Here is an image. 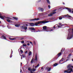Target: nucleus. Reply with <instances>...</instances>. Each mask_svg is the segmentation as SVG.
I'll return each instance as SVG.
<instances>
[{
	"label": "nucleus",
	"instance_id": "nucleus-20",
	"mask_svg": "<svg viewBox=\"0 0 73 73\" xmlns=\"http://www.w3.org/2000/svg\"><path fill=\"white\" fill-rule=\"evenodd\" d=\"M62 54V52H60L58 54V57H60L61 55V54Z\"/></svg>",
	"mask_w": 73,
	"mask_h": 73
},
{
	"label": "nucleus",
	"instance_id": "nucleus-36",
	"mask_svg": "<svg viewBox=\"0 0 73 73\" xmlns=\"http://www.w3.org/2000/svg\"><path fill=\"white\" fill-rule=\"evenodd\" d=\"M20 55L21 56L22 55H21L20 54ZM22 57L24 58V57H25V56L24 55H22Z\"/></svg>",
	"mask_w": 73,
	"mask_h": 73
},
{
	"label": "nucleus",
	"instance_id": "nucleus-23",
	"mask_svg": "<svg viewBox=\"0 0 73 73\" xmlns=\"http://www.w3.org/2000/svg\"><path fill=\"white\" fill-rule=\"evenodd\" d=\"M6 18L7 20H12V19L9 17H6Z\"/></svg>",
	"mask_w": 73,
	"mask_h": 73
},
{
	"label": "nucleus",
	"instance_id": "nucleus-64",
	"mask_svg": "<svg viewBox=\"0 0 73 73\" xmlns=\"http://www.w3.org/2000/svg\"><path fill=\"white\" fill-rule=\"evenodd\" d=\"M48 73H50V72H49Z\"/></svg>",
	"mask_w": 73,
	"mask_h": 73
},
{
	"label": "nucleus",
	"instance_id": "nucleus-57",
	"mask_svg": "<svg viewBox=\"0 0 73 73\" xmlns=\"http://www.w3.org/2000/svg\"><path fill=\"white\" fill-rule=\"evenodd\" d=\"M41 69H43V68H42Z\"/></svg>",
	"mask_w": 73,
	"mask_h": 73
},
{
	"label": "nucleus",
	"instance_id": "nucleus-49",
	"mask_svg": "<svg viewBox=\"0 0 73 73\" xmlns=\"http://www.w3.org/2000/svg\"><path fill=\"white\" fill-rule=\"evenodd\" d=\"M30 43H31V44L32 45H33V44H32V42H30Z\"/></svg>",
	"mask_w": 73,
	"mask_h": 73
},
{
	"label": "nucleus",
	"instance_id": "nucleus-56",
	"mask_svg": "<svg viewBox=\"0 0 73 73\" xmlns=\"http://www.w3.org/2000/svg\"><path fill=\"white\" fill-rule=\"evenodd\" d=\"M26 25V26H28V25Z\"/></svg>",
	"mask_w": 73,
	"mask_h": 73
},
{
	"label": "nucleus",
	"instance_id": "nucleus-39",
	"mask_svg": "<svg viewBox=\"0 0 73 73\" xmlns=\"http://www.w3.org/2000/svg\"><path fill=\"white\" fill-rule=\"evenodd\" d=\"M10 58H11V57H12V54H11L10 56Z\"/></svg>",
	"mask_w": 73,
	"mask_h": 73
},
{
	"label": "nucleus",
	"instance_id": "nucleus-59",
	"mask_svg": "<svg viewBox=\"0 0 73 73\" xmlns=\"http://www.w3.org/2000/svg\"><path fill=\"white\" fill-rule=\"evenodd\" d=\"M56 11V9L54 10V11Z\"/></svg>",
	"mask_w": 73,
	"mask_h": 73
},
{
	"label": "nucleus",
	"instance_id": "nucleus-5",
	"mask_svg": "<svg viewBox=\"0 0 73 73\" xmlns=\"http://www.w3.org/2000/svg\"><path fill=\"white\" fill-rule=\"evenodd\" d=\"M72 71H73V69L72 68H70L67 70H65L64 71V73H70Z\"/></svg>",
	"mask_w": 73,
	"mask_h": 73
},
{
	"label": "nucleus",
	"instance_id": "nucleus-14",
	"mask_svg": "<svg viewBox=\"0 0 73 73\" xmlns=\"http://www.w3.org/2000/svg\"><path fill=\"white\" fill-rule=\"evenodd\" d=\"M73 68V66H71V65H68L67 67V69H69V68Z\"/></svg>",
	"mask_w": 73,
	"mask_h": 73
},
{
	"label": "nucleus",
	"instance_id": "nucleus-44",
	"mask_svg": "<svg viewBox=\"0 0 73 73\" xmlns=\"http://www.w3.org/2000/svg\"><path fill=\"white\" fill-rule=\"evenodd\" d=\"M13 53V51H12V50H11V54H12Z\"/></svg>",
	"mask_w": 73,
	"mask_h": 73
},
{
	"label": "nucleus",
	"instance_id": "nucleus-63",
	"mask_svg": "<svg viewBox=\"0 0 73 73\" xmlns=\"http://www.w3.org/2000/svg\"><path fill=\"white\" fill-rule=\"evenodd\" d=\"M1 23V21H0V23Z\"/></svg>",
	"mask_w": 73,
	"mask_h": 73
},
{
	"label": "nucleus",
	"instance_id": "nucleus-61",
	"mask_svg": "<svg viewBox=\"0 0 73 73\" xmlns=\"http://www.w3.org/2000/svg\"><path fill=\"white\" fill-rule=\"evenodd\" d=\"M31 72V73H33V72Z\"/></svg>",
	"mask_w": 73,
	"mask_h": 73
},
{
	"label": "nucleus",
	"instance_id": "nucleus-55",
	"mask_svg": "<svg viewBox=\"0 0 73 73\" xmlns=\"http://www.w3.org/2000/svg\"><path fill=\"white\" fill-rule=\"evenodd\" d=\"M21 71H20V72L21 73Z\"/></svg>",
	"mask_w": 73,
	"mask_h": 73
},
{
	"label": "nucleus",
	"instance_id": "nucleus-33",
	"mask_svg": "<svg viewBox=\"0 0 73 73\" xmlns=\"http://www.w3.org/2000/svg\"><path fill=\"white\" fill-rule=\"evenodd\" d=\"M43 13H39L38 14V15H39V16H41V15H43Z\"/></svg>",
	"mask_w": 73,
	"mask_h": 73
},
{
	"label": "nucleus",
	"instance_id": "nucleus-10",
	"mask_svg": "<svg viewBox=\"0 0 73 73\" xmlns=\"http://www.w3.org/2000/svg\"><path fill=\"white\" fill-rule=\"evenodd\" d=\"M17 38V36H15L14 38H11V37H9V39L10 40H16Z\"/></svg>",
	"mask_w": 73,
	"mask_h": 73
},
{
	"label": "nucleus",
	"instance_id": "nucleus-13",
	"mask_svg": "<svg viewBox=\"0 0 73 73\" xmlns=\"http://www.w3.org/2000/svg\"><path fill=\"white\" fill-rule=\"evenodd\" d=\"M40 19L39 18L35 19H31L30 20V21H35V20H39Z\"/></svg>",
	"mask_w": 73,
	"mask_h": 73
},
{
	"label": "nucleus",
	"instance_id": "nucleus-27",
	"mask_svg": "<svg viewBox=\"0 0 73 73\" xmlns=\"http://www.w3.org/2000/svg\"><path fill=\"white\" fill-rule=\"evenodd\" d=\"M46 1H47V3H48V4H50V1H49V0H46Z\"/></svg>",
	"mask_w": 73,
	"mask_h": 73
},
{
	"label": "nucleus",
	"instance_id": "nucleus-35",
	"mask_svg": "<svg viewBox=\"0 0 73 73\" xmlns=\"http://www.w3.org/2000/svg\"><path fill=\"white\" fill-rule=\"evenodd\" d=\"M7 22H8L9 23H10V22H11V20H9V19H7Z\"/></svg>",
	"mask_w": 73,
	"mask_h": 73
},
{
	"label": "nucleus",
	"instance_id": "nucleus-9",
	"mask_svg": "<svg viewBox=\"0 0 73 73\" xmlns=\"http://www.w3.org/2000/svg\"><path fill=\"white\" fill-rule=\"evenodd\" d=\"M66 9H68L69 12H70V13L72 12L73 13V9H72L73 11H72V9L70 8L66 7Z\"/></svg>",
	"mask_w": 73,
	"mask_h": 73
},
{
	"label": "nucleus",
	"instance_id": "nucleus-50",
	"mask_svg": "<svg viewBox=\"0 0 73 73\" xmlns=\"http://www.w3.org/2000/svg\"><path fill=\"white\" fill-rule=\"evenodd\" d=\"M35 67V65H33V68H34Z\"/></svg>",
	"mask_w": 73,
	"mask_h": 73
},
{
	"label": "nucleus",
	"instance_id": "nucleus-1",
	"mask_svg": "<svg viewBox=\"0 0 73 73\" xmlns=\"http://www.w3.org/2000/svg\"><path fill=\"white\" fill-rule=\"evenodd\" d=\"M49 23L48 21H39L35 24L33 23H30V25L31 27H33V26H35V25H36V26H37L38 24H45V23Z\"/></svg>",
	"mask_w": 73,
	"mask_h": 73
},
{
	"label": "nucleus",
	"instance_id": "nucleus-15",
	"mask_svg": "<svg viewBox=\"0 0 73 73\" xmlns=\"http://www.w3.org/2000/svg\"><path fill=\"white\" fill-rule=\"evenodd\" d=\"M29 29L32 31H35V29L33 27L29 28Z\"/></svg>",
	"mask_w": 73,
	"mask_h": 73
},
{
	"label": "nucleus",
	"instance_id": "nucleus-3",
	"mask_svg": "<svg viewBox=\"0 0 73 73\" xmlns=\"http://www.w3.org/2000/svg\"><path fill=\"white\" fill-rule=\"evenodd\" d=\"M51 29V28L47 27L46 26H44L43 27V31H46V32H51V31L54 30V29Z\"/></svg>",
	"mask_w": 73,
	"mask_h": 73
},
{
	"label": "nucleus",
	"instance_id": "nucleus-19",
	"mask_svg": "<svg viewBox=\"0 0 73 73\" xmlns=\"http://www.w3.org/2000/svg\"><path fill=\"white\" fill-rule=\"evenodd\" d=\"M62 16H63V15L60 16L59 18V20H62Z\"/></svg>",
	"mask_w": 73,
	"mask_h": 73
},
{
	"label": "nucleus",
	"instance_id": "nucleus-47",
	"mask_svg": "<svg viewBox=\"0 0 73 73\" xmlns=\"http://www.w3.org/2000/svg\"><path fill=\"white\" fill-rule=\"evenodd\" d=\"M28 51H26L25 52V53H28Z\"/></svg>",
	"mask_w": 73,
	"mask_h": 73
},
{
	"label": "nucleus",
	"instance_id": "nucleus-48",
	"mask_svg": "<svg viewBox=\"0 0 73 73\" xmlns=\"http://www.w3.org/2000/svg\"><path fill=\"white\" fill-rule=\"evenodd\" d=\"M22 64H23V63L21 62V65H22Z\"/></svg>",
	"mask_w": 73,
	"mask_h": 73
},
{
	"label": "nucleus",
	"instance_id": "nucleus-31",
	"mask_svg": "<svg viewBox=\"0 0 73 73\" xmlns=\"http://www.w3.org/2000/svg\"><path fill=\"white\" fill-rule=\"evenodd\" d=\"M39 66V64H38V65H37V66H35V69H36L37 67H38Z\"/></svg>",
	"mask_w": 73,
	"mask_h": 73
},
{
	"label": "nucleus",
	"instance_id": "nucleus-62",
	"mask_svg": "<svg viewBox=\"0 0 73 73\" xmlns=\"http://www.w3.org/2000/svg\"><path fill=\"white\" fill-rule=\"evenodd\" d=\"M32 32H33V31H31Z\"/></svg>",
	"mask_w": 73,
	"mask_h": 73
},
{
	"label": "nucleus",
	"instance_id": "nucleus-41",
	"mask_svg": "<svg viewBox=\"0 0 73 73\" xmlns=\"http://www.w3.org/2000/svg\"><path fill=\"white\" fill-rule=\"evenodd\" d=\"M20 52H21V53H23V51L22 50H21Z\"/></svg>",
	"mask_w": 73,
	"mask_h": 73
},
{
	"label": "nucleus",
	"instance_id": "nucleus-17",
	"mask_svg": "<svg viewBox=\"0 0 73 73\" xmlns=\"http://www.w3.org/2000/svg\"><path fill=\"white\" fill-rule=\"evenodd\" d=\"M2 38H3V39H4L5 40H7V38H6V37L4 35H3L1 36Z\"/></svg>",
	"mask_w": 73,
	"mask_h": 73
},
{
	"label": "nucleus",
	"instance_id": "nucleus-37",
	"mask_svg": "<svg viewBox=\"0 0 73 73\" xmlns=\"http://www.w3.org/2000/svg\"><path fill=\"white\" fill-rule=\"evenodd\" d=\"M7 28H8L9 29H10V28H11V27L9 26V25H7Z\"/></svg>",
	"mask_w": 73,
	"mask_h": 73
},
{
	"label": "nucleus",
	"instance_id": "nucleus-53",
	"mask_svg": "<svg viewBox=\"0 0 73 73\" xmlns=\"http://www.w3.org/2000/svg\"><path fill=\"white\" fill-rule=\"evenodd\" d=\"M21 60H22V59H23V57H22L21 56Z\"/></svg>",
	"mask_w": 73,
	"mask_h": 73
},
{
	"label": "nucleus",
	"instance_id": "nucleus-2",
	"mask_svg": "<svg viewBox=\"0 0 73 73\" xmlns=\"http://www.w3.org/2000/svg\"><path fill=\"white\" fill-rule=\"evenodd\" d=\"M68 34L67 39L70 40L73 37V29H68Z\"/></svg>",
	"mask_w": 73,
	"mask_h": 73
},
{
	"label": "nucleus",
	"instance_id": "nucleus-42",
	"mask_svg": "<svg viewBox=\"0 0 73 73\" xmlns=\"http://www.w3.org/2000/svg\"><path fill=\"white\" fill-rule=\"evenodd\" d=\"M21 42V43H23V44H24V41L23 40Z\"/></svg>",
	"mask_w": 73,
	"mask_h": 73
},
{
	"label": "nucleus",
	"instance_id": "nucleus-54",
	"mask_svg": "<svg viewBox=\"0 0 73 73\" xmlns=\"http://www.w3.org/2000/svg\"><path fill=\"white\" fill-rule=\"evenodd\" d=\"M11 37H12L13 38V37H15V36H11Z\"/></svg>",
	"mask_w": 73,
	"mask_h": 73
},
{
	"label": "nucleus",
	"instance_id": "nucleus-60",
	"mask_svg": "<svg viewBox=\"0 0 73 73\" xmlns=\"http://www.w3.org/2000/svg\"><path fill=\"white\" fill-rule=\"evenodd\" d=\"M27 32V30H26L25 31V32Z\"/></svg>",
	"mask_w": 73,
	"mask_h": 73
},
{
	"label": "nucleus",
	"instance_id": "nucleus-43",
	"mask_svg": "<svg viewBox=\"0 0 73 73\" xmlns=\"http://www.w3.org/2000/svg\"><path fill=\"white\" fill-rule=\"evenodd\" d=\"M48 7L49 9H50V6L49 5L48 6Z\"/></svg>",
	"mask_w": 73,
	"mask_h": 73
},
{
	"label": "nucleus",
	"instance_id": "nucleus-32",
	"mask_svg": "<svg viewBox=\"0 0 73 73\" xmlns=\"http://www.w3.org/2000/svg\"><path fill=\"white\" fill-rule=\"evenodd\" d=\"M65 51V48H62L61 50V52H64Z\"/></svg>",
	"mask_w": 73,
	"mask_h": 73
},
{
	"label": "nucleus",
	"instance_id": "nucleus-51",
	"mask_svg": "<svg viewBox=\"0 0 73 73\" xmlns=\"http://www.w3.org/2000/svg\"><path fill=\"white\" fill-rule=\"evenodd\" d=\"M2 28H4V26H2Z\"/></svg>",
	"mask_w": 73,
	"mask_h": 73
},
{
	"label": "nucleus",
	"instance_id": "nucleus-4",
	"mask_svg": "<svg viewBox=\"0 0 73 73\" xmlns=\"http://www.w3.org/2000/svg\"><path fill=\"white\" fill-rule=\"evenodd\" d=\"M65 17H68L70 20H73V18H72L71 16L69 15L68 14L66 15H63L62 17H63V19H65Z\"/></svg>",
	"mask_w": 73,
	"mask_h": 73
},
{
	"label": "nucleus",
	"instance_id": "nucleus-25",
	"mask_svg": "<svg viewBox=\"0 0 73 73\" xmlns=\"http://www.w3.org/2000/svg\"><path fill=\"white\" fill-rule=\"evenodd\" d=\"M43 10L44 9L42 8H40L39 9V11H41V12H42Z\"/></svg>",
	"mask_w": 73,
	"mask_h": 73
},
{
	"label": "nucleus",
	"instance_id": "nucleus-11",
	"mask_svg": "<svg viewBox=\"0 0 73 73\" xmlns=\"http://www.w3.org/2000/svg\"><path fill=\"white\" fill-rule=\"evenodd\" d=\"M59 25L60 26H58V27H63V26H64V25H66V24H61V23H59Z\"/></svg>",
	"mask_w": 73,
	"mask_h": 73
},
{
	"label": "nucleus",
	"instance_id": "nucleus-34",
	"mask_svg": "<svg viewBox=\"0 0 73 73\" xmlns=\"http://www.w3.org/2000/svg\"><path fill=\"white\" fill-rule=\"evenodd\" d=\"M57 65H58V64H57V63H55L54 65V66H56Z\"/></svg>",
	"mask_w": 73,
	"mask_h": 73
},
{
	"label": "nucleus",
	"instance_id": "nucleus-22",
	"mask_svg": "<svg viewBox=\"0 0 73 73\" xmlns=\"http://www.w3.org/2000/svg\"><path fill=\"white\" fill-rule=\"evenodd\" d=\"M28 70L30 71V72H32V69L31 67H29L28 68Z\"/></svg>",
	"mask_w": 73,
	"mask_h": 73
},
{
	"label": "nucleus",
	"instance_id": "nucleus-16",
	"mask_svg": "<svg viewBox=\"0 0 73 73\" xmlns=\"http://www.w3.org/2000/svg\"><path fill=\"white\" fill-rule=\"evenodd\" d=\"M47 71H48V72H49V71H50V70H51V68H49V67H47Z\"/></svg>",
	"mask_w": 73,
	"mask_h": 73
},
{
	"label": "nucleus",
	"instance_id": "nucleus-52",
	"mask_svg": "<svg viewBox=\"0 0 73 73\" xmlns=\"http://www.w3.org/2000/svg\"><path fill=\"white\" fill-rule=\"evenodd\" d=\"M27 45H29V43H28Z\"/></svg>",
	"mask_w": 73,
	"mask_h": 73
},
{
	"label": "nucleus",
	"instance_id": "nucleus-45",
	"mask_svg": "<svg viewBox=\"0 0 73 73\" xmlns=\"http://www.w3.org/2000/svg\"><path fill=\"white\" fill-rule=\"evenodd\" d=\"M72 56V54H69V56Z\"/></svg>",
	"mask_w": 73,
	"mask_h": 73
},
{
	"label": "nucleus",
	"instance_id": "nucleus-40",
	"mask_svg": "<svg viewBox=\"0 0 73 73\" xmlns=\"http://www.w3.org/2000/svg\"><path fill=\"white\" fill-rule=\"evenodd\" d=\"M27 45L25 44H23V46H26Z\"/></svg>",
	"mask_w": 73,
	"mask_h": 73
},
{
	"label": "nucleus",
	"instance_id": "nucleus-24",
	"mask_svg": "<svg viewBox=\"0 0 73 73\" xmlns=\"http://www.w3.org/2000/svg\"><path fill=\"white\" fill-rule=\"evenodd\" d=\"M15 26L16 27H19L20 26V25H15Z\"/></svg>",
	"mask_w": 73,
	"mask_h": 73
},
{
	"label": "nucleus",
	"instance_id": "nucleus-6",
	"mask_svg": "<svg viewBox=\"0 0 73 73\" xmlns=\"http://www.w3.org/2000/svg\"><path fill=\"white\" fill-rule=\"evenodd\" d=\"M21 30H27V27H26L25 26L23 25V26H21Z\"/></svg>",
	"mask_w": 73,
	"mask_h": 73
},
{
	"label": "nucleus",
	"instance_id": "nucleus-38",
	"mask_svg": "<svg viewBox=\"0 0 73 73\" xmlns=\"http://www.w3.org/2000/svg\"><path fill=\"white\" fill-rule=\"evenodd\" d=\"M55 26H58V25H54V27H53V28H54V29H55V28H55Z\"/></svg>",
	"mask_w": 73,
	"mask_h": 73
},
{
	"label": "nucleus",
	"instance_id": "nucleus-26",
	"mask_svg": "<svg viewBox=\"0 0 73 73\" xmlns=\"http://www.w3.org/2000/svg\"><path fill=\"white\" fill-rule=\"evenodd\" d=\"M57 58H58V57L57 58L56 57H55L53 59V61H56V60L57 59Z\"/></svg>",
	"mask_w": 73,
	"mask_h": 73
},
{
	"label": "nucleus",
	"instance_id": "nucleus-58",
	"mask_svg": "<svg viewBox=\"0 0 73 73\" xmlns=\"http://www.w3.org/2000/svg\"><path fill=\"white\" fill-rule=\"evenodd\" d=\"M63 3V4H64H64H65V3Z\"/></svg>",
	"mask_w": 73,
	"mask_h": 73
},
{
	"label": "nucleus",
	"instance_id": "nucleus-21",
	"mask_svg": "<svg viewBox=\"0 0 73 73\" xmlns=\"http://www.w3.org/2000/svg\"><path fill=\"white\" fill-rule=\"evenodd\" d=\"M0 18L3 20H4V18L2 16H1V14L0 13Z\"/></svg>",
	"mask_w": 73,
	"mask_h": 73
},
{
	"label": "nucleus",
	"instance_id": "nucleus-18",
	"mask_svg": "<svg viewBox=\"0 0 73 73\" xmlns=\"http://www.w3.org/2000/svg\"><path fill=\"white\" fill-rule=\"evenodd\" d=\"M36 70V69L35 68H33L31 69V72H35Z\"/></svg>",
	"mask_w": 73,
	"mask_h": 73
},
{
	"label": "nucleus",
	"instance_id": "nucleus-7",
	"mask_svg": "<svg viewBox=\"0 0 73 73\" xmlns=\"http://www.w3.org/2000/svg\"><path fill=\"white\" fill-rule=\"evenodd\" d=\"M35 59L34 60V62H33V59H32L31 60V63H33V62H34V61H36V62H37V55H35Z\"/></svg>",
	"mask_w": 73,
	"mask_h": 73
},
{
	"label": "nucleus",
	"instance_id": "nucleus-30",
	"mask_svg": "<svg viewBox=\"0 0 73 73\" xmlns=\"http://www.w3.org/2000/svg\"><path fill=\"white\" fill-rule=\"evenodd\" d=\"M32 54V52L30 51L29 53V56H31Z\"/></svg>",
	"mask_w": 73,
	"mask_h": 73
},
{
	"label": "nucleus",
	"instance_id": "nucleus-28",
	"mask_svg": "<svg viewBox=\"0 0 73 73\" xmlns=\"http://www.w3.org/2000/svg\"><path fill=\"white\" fill-rule=\"evenodd\" d=\"M13 18L15 19V20H18V18L16 17H13Z\"/></svg>",
	"mask_w": 73,
	"mask_h": 73
},
{
	"label": "nucleus",
	"instance_id": "nucleus-46",
	"mask_svg": "<svg viewBox=\"0 0 73 73\" xmlns=\"http://www.w3.org/2000/svg\"><path fill=\"white\" fill-rule=\"evenodd\" d=\"M41 32V31L38 30L37 31H36V32Z\"/></svg>",
	"mask_w": 73,
	"mask_h": 73
},
{
	"label": "nucleus",
	"instance_id": "nucleus-8",
	"mask_svg": "<svg viewBox=\"0 0 73 73\" xmlns=\"http://www.w3.org/2000/svg\"><path fill=\"white\" fill-rule=\"evenodd\" d=\"M56 13V11H54L52 12V13H50V14H48V16L51 17L52 16V15H53V14H54L55 13Z\"/></svg>",
	"mask_w": 73,
	"mask_h": 73
},
{
	"label": "nucleus",
	"instance_id": "nucleus-29",
	"mask_svg": "<svg viewBox=\"0 0 73 73\" xmlns=\"http://www.w3.org/2000/svg\"><path fill=\"white\" fill-rule=\"evenodd\" d=\"M69 60V59H66V61L64 62H63L61 64H64V63H65V62H67V61H68V60Z\"/></svg>",
	"mask_w": 73,
	"mask_h": 73
},
{
	"label": "nucleus",
	"instance_id": "nucleus-12",
	"mask_svg": "<svg viewBox=\"0 0 73 73\" xmlns=\"http://www.w3.org/2000/svg\"><path fill=\"white\" fill-rule=\"evenodd\" d=\"M65 59H64V58H62V59L60 60V61H59V63L60 64H61V62H62V61H65Z\"/></svg>",
	"mask_w": 73,
	"mask_h": 73
}]
</instances>
